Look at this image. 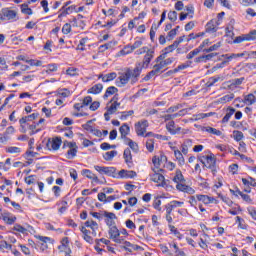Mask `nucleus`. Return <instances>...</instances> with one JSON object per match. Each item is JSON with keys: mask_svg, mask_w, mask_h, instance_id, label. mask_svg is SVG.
I'll return each mask as SVG.
<instances>
[{"mask_svg": "<svg viewBox=\"0 0 256 256\" xmlns=\"http://www.w3.org/2000/svg\"><path fill=\"white\" fill-rule=\"evenodd\" d=\"M199 161L204 165V167L211 169L213 175L217 173V158H215V154L210 153L207 156H202L199 158Z\"/></svg>", "mask_w": 256, "mask_h": 256, "instance_id": "nucleus-1", "label": "nucleus"}, {"mask_svg": "<svg viewBox=\"0 0 256 256\" xmlns=\"http://www.w3.org/2000/svg\"><path fill=\"white\" fill-rule=\"evenodd\" d=\"M146 53V55L143 58L142 62H138V64L140 65V67L142 69H147V67H149V63H151L152 59H153V53H155V51L153 50H148L147 47L142 48L141 50L138 51V55H141V53Z\"/></svg>", "mask_w": 256, "mask_h": 256, "instance_id": "nucleus-2", "label": "nucleus"}, {"mask_svg": "<svg viewBox=\"0 0 256 256\" xmlns=\"http://www.w3.org/2000/svg\"><path fill=\"white\" fill-rule=\"evenodd\" d=\"M19 17H17V11L11 10L9 8H3L0 11V22L1 21H17Z\"/></svg>", "mask_w": 256, "mask_h": 256, "instance_id": "nucleus-3", "label": "nucleus"}, {"mask_svg": "<svg viewBox=\"0 0 256 256\" xmlns=\"http://www.w3.org/2000/svg\"><path fill=\"white\" fill-rule=\"evenodd\" d=\"M164 67H167V64H165V60L161 61V62H157V64L153 66V70H151L143 78V81H149V79H151V77H155L156 75H159V73H161V69H164Z\"/></svg>", "mask_w": 256, "mask_h": 256, "instance_id": "nucleus-4", "label": "nucleus"}, {"mask_svg": "<svg viewBox=\"0 0 256 256\" xmlns=\"http://www.w3.org/2000/svg\"><path fill=\"white\" fill-rule=\"evenodd\" d=\"M129 75H130V79H131V83H137V81H139V77L141 76V71H143V68L141 67V65L136 63V66L134 69H127Z\"/></svg>", "mask_w": 256, "mask_h": 256, "instance_id": "nucleus-5", "label": "nucleus"}, {"mask_svg": "<svg viewBox=\"0 0 256 256\" xmlns=\"http://www.w3.org/2000/svg\"><path fill=\"white\" fill-rule=\"evenodd\" d=\"M147 127H149V122L147 120H142L135 124V131L139 137H145L147 133Z\"/></svg>", "mask_w": 256, "mask_h": 256, "instance_id": "nucleus-6", "label": "nucleus"}, {"mask_svg": "<svg viewBox=\"0 0 256 256\" xmlns=\"http://www.w3.org/2000/svg\"><path fill=\"white\" fill-rule=\"evenodd\" d=\"M154 174L151 175V181L154 183H161V187H165V176L159 173V171H163V169L153 168Z\"/></svg>", "mask_w": 256, "mask_h": 256, "instance_id": "nucleus-7", "label": "nucleus"}, {"mask_svg": "<svg viewBox=\"0 0 256 256\" xmlns=\"http://www.w3.org/2000/svg\"><path fill=\"white\" fill-rule=\"evenodd\" d=\"M94 169L100 173V175H108V177H115L117 169L115 167L94 166Z\"/></svg>", "mask_w": 256, "mask_h": 256, "instance_id": "nucleus-8", "label": "nucleus"}, {"mask_svg": "<svg viewBox=\"0 0 256 256\" xmlns=\"http://www.w3.org/2000/svg\"><path fill=\"white\" fill-rule=\"evenodd\" d=\"M255 39H256V30H253L248 34L237 36L234 39V43H243V41H255Z\"/></svg>", "mask_w": 256, "mask_h": 256, "instance_id": "nucleus-9", "label": "nucleus"}, {"mask_svg": "<svg viewBox=\"0 0 256 256\" xmlns=\"http://www.w3.org/2000/svg\"><path fill=\"white\" fill-rule=\"evenodd\" d=\"M102 215L105 218L104 221H105L107 227H113L116 225L115 219H117V215H115V213L103 211Z\"/></svg>", "mask_w": 256, "mask_h": 256, "instance_id": "nucleus-10", "label": "nucleus"}, {"mask_svg": "<svg viewBox=\"0 0 256 256\" xmlns=\"http://www.w3.org/2000/svg\"><path fill=\"white\" fill-rule=\"evenodd\" d=\"M244 81H245V77H241V78L229 80V81L225 82L224 85H226L227 89H230L231 91H233V90L237 89V87H239V85H242Z\"/></svg>", "mask_w": 256, "mask_h": 256, "instance_id": "nucleus-11", "label": "nucleus"}, {"mask_svg": "<svg viewBox=\"0 0 256 256\" xmlns=\"http://www.w3.org/2000/svg\"><path fill=\"white\" fill-rule=\"evenodd\" d=\"M61 138H54V139H49L46 143V148L49 151H57L59 150V147H61Z\"/></svg>", "mask_w": 256, "mask_h": 256, "instance_id": "nucleus-12", "label": "nucleus"}, {"mask_svg": "<svg viewBox=\"0 0 256 256\" xmlns=\"http://www.w3.org/2000/svg\"><path fill=\"white\" fill-rule=\"evenodd\" d=\"M117 101H119V95L115 94L109 102V103H111V105L107 106L108 113H111L112 115H113V113H117V107L121 106V103H119Z\"/></svg>", "mask_w": 256, "mask_h": 256, "instance_id": "nucleus-13", "label": "nucleus"}, {"mask_svg": "<svg viewBox=\"0 0 256 256\" xmlns=\"http://www.w3.org/2000/svg\"><path fill=\"white\" fill-rule=\"evenodd\" d=\"M64 145L69 147V150L66 153L68 159H73L77 156V143L75 142H64Z\"/></svg>", "mask_w": 256, "mask_h": 256, "instance_id": "nucleus-14", "label": "nucleus"}, {"mask_svg": "<svg viewBox=\"0 0 256 256\" xmlns=\"http://www.w3.org/2000/svg\"><path fill=\"white\" fill-rule=\"evenodd\" d=\"M221 25V22L212 19L206 24V33H217V27Z\"/></svg>", "mask_w": 256, "mask_h": 256, "instance_id": "nucleus-15", "label": "nucleus"}, {"mask_svg": "<svg viewBox=\"0 0 256 256\" xmlns=\"http://www.w3.org/2000/svg\"><path fill=\"white\" fill-rule=\"evenodd\" d=\"M121 249L127 251L128 253H133V251H139V249H143L139 245L131 244L129 241H125L123 246H120Z\"/></svg>", "mask_w": 256, "mask_h": 256, "instance_id": "nucleus-16", "label": "nucleus"}, {"mask_svg": "<svg viewBox=\"0 0 256 256\" xmlns=\"http://www.w3.org/2000/svg\"><path fill=\"white\" fill-rule=\"evenodd\" d=\"M82 175H85V177H87L88 179H92V181H94V183H101V184L107 183V181L105 179H104V181L99 180V177H97V175H95L89 169H84L82 171Z\"/></svg>", "mask_w": 256, "mask_h": 256, "instance_id": "nucleus-17", "label": "nucleus"}, {"mask_svg": "<svg viewBox=\"0 0 256 256\" xmlns=\"http://www.w3.org/2000/svg\"><path fill=\"white\" fill-rule=\"evenodd\" d=\"M108 229L109 239L112 241H115L117 237L121 236V232L119 231V228H117V225L110 226Z\"/></svg>", "mask_w": 256, "mask_h": 256, "instance_id": "nucleus-18", "label": "nucleus"}, {"mask_svg": "<svg viewBox=\"0 0 256 256\" xmlns=\"http://www.w3.org/2000/svg\"><path fill=\"white\" fill-rule=\"evenodd\" d=\"M76 6L75 5H71V6H67L65 8V6H63L60 10H59V15H58V19H61V17H67V15H70V13H73V11H75Z\"/></svg>", "mask_w": 256, "mask_h": 256, "instance_id": "nucleus-19", "label": "nucleus"}, {"mask_svg": "<svg viewBox=\"0 0 256 256\" xmlns=\"http://www.w3.org/2000/svg\"><path fill=\"white\" fill-rule=\"evenodd\" d=\"M119 177L121 179H133L134 177H137V172L133 170H120L118 173Z\"/></svg>", "mask_w": 256, "mask_h": 256, "instance_id": "nucleus-20", "label": "nucleus"}, {"mask_svg": "<svg viewBox=\"0 0 256 256\" xmlns=\"http://www.w3.org/2000/svg\"><path fill=\"white\" fill-rule=\"evenodd\" d=\"M129 79H131V76L129 75V72L127 70L124 73H121L118 77V87H123V85H127V83H129Z\"/></svg>", "mask_w": 256, "mask_h": 256, "instance_id": "nucleus-21", "label": "nucleus"}, {"mask_svg": "<svg viewBox=\"0 0 256 256\" xmlns=\"http://www.w3.org/2000/svg\"><path fill=\"white\" fill-rule=\"evenodd\" d=\"M142 45H143V42L141 40L135 41L133 45L126 46V49H130V51L121 50L120 53L122 55H129V53H133L135 49H139V47H141Z\"/></svg>", "mask_w": 256, "mask_h": 256, "instance_id": "nucleus-22", "label": "nucleus"}, {"mask_svg": "<svg viewBox=\"0 0 256 256\" xmlns=\"http://www.w3.org/2000/svg\"><path fill=\"white\" fill-rule=\"evenodd\" d=\"M126 165L131 169L133 167V156L131 155V149L126 148L123 154Z\"/></svg>", "mask_w": 256, "mask_h": 256, "instance_id": "nucleus-23", "label": "nucleus"}, {"mask_svg": "<svg viewBox=\"0 0 256 256\" xmlns=\"http://www.w3.org/2000/svg\"><path fill=\"white\" fill-rule=\"evenodd\" d=\"M166 129L171 135H177L181 131V127L175 128V121L171 120L166 124Z\"/></svg>", "mask_w": 256, "mask_h": 256, "instance_id": "nucleus-24", "label": "nucleus"}, {"mask_svg": "<svg viewBox=\"0 0 256 256\" xmlns=\"http://www.w3.org/2000/svg\"><path fill=\"white\" fill-rule=\"evenodd\" d=\"M196 199L204 203V205H209V203H213V201H215V198L209 197L208 195H201V194L196 195Z\"/></svg>", "mask_w": 256, "mask_h": 256, "instance_id": "nucleus-25", "label": "nucleus"}, {"mask_svg": "<svg viewBox=\"0 0 256 256\" xmlns=\"http://www.w3.org/2000/svg\"><path fill=\"white\" fill-rule=\"evenodd\" d=\"M129 131H130L129 125L123 124V125L119 128V132H120V134H121V139H124V141H126L127 139H129V138L127 137V135H129Z\"/></svg>", "mask_w": 256, "mask_h": 256, "instance_id": "nucleus-26", "label": "nucleus"}, {"mask_svg": "<svg viewBox=\"0 0 256 256\" xmlns=\"http://www.w3.org/2000/svg\"><path fill=\"white\" fill-rule=\"evenodd\" d=\"M37 117H39V114L38 113H33L31 115L22 117L19 120V123H20V125H25V123H28V121H35V119H37Z\"/></svg>", "mask_w": 256, "mask_h": 256, "instance_id": "nucleus-27", "label": "nucleus"}, {"mask_svg": "<svg viewBox=\"0 0 256 256\" xmlns=\"http://www.w3.org/2000/svg\"><path fill=\"white\" fill-rule=\"evenodd\" d=\"M2 219L5 221V223H7V225H13V223L17 221V217L11 216L9 213L2 214Z\"/></svg>", "mask_w": 256, "mask_h": 256, "instance_id": "nucleus-28", "label": "nucleus"}, {"mask_svg": "<svg viewBox=\"0 0 256 256\" xmlns=\"http://www.w3.org/2000/svg\"><path fill=\"white\" fill-rule=\"evenodd\" d=\"M103 91V84H96L92 86L90 89H88V93L92 95H99Z\"/></svg>", "mask_w": 256, "mask_h": 256, "instance_id": "nucleus-29", "label": "nucleus"}, {"mask_svg": "<svg viewBox=\"0 0 256 256\" xmlns=\"http://www.w3.org/2000/svg\"><path fill=\"white\" fill-rule=\"evenodd\" d=\"M234 113H235V108L228 107L227 108V113L222 119V123H229V120L231 119V117H233Z\"/></svg>", "mask_w": 256, "mask_h": 256, "instance_id": "nucleus-30", "label": "nucleus"}, {"mask_svg": "<svg viewBox=\"0 0 256 256\" xmlns=\"http://www.w3.org/2000/svg\"><path fill=\"white\" fill-rule=\"evenodd\" d=\"M29 229H33V227H31V225L27 224L26 227L21 226L20 224H16L13 228L14 231H18V233H27V231H29Z\"/></svg>", "mask_w": 256, "mask_h": 256, "instance_id": "nucleus-31", "label": "nucleus"}, {"mask_svg": "<svg viewBox=\"0 0 256 256\" xmlns=\"http://www.w3.org/2000/svg\"><path fill=\"white\" fill-rule=\"evenodd\" d=\"M117 91H119V89H117V87H115V86L108 87L103 96V99H107V98L111 97V95H115V93H117Z\"/></svg>", "mask_w": 256, "mask_h": 256, "instance_id": "nucleus-32", "label": "nucleus"}, {"mask_svg": "<svg viewBox=\"0 0 256 256\" xmlns=\"http://www.w3.org/2000/svg\"><path fill=\"white\" fill-rule=\"evenodd\" d=\"M115 79H117V73L111 72V73H108V74L104 75L103 83H109L110 81H113Z\"/></svg>", "mask_w": 256, "mask_h": 256, "instance_id": "nucleus-33", "label": "nucleus"}, {"mask_svg": "<svg viewBox=\"0 0 256 256\" xmlns=\"http://www.w3.org/2000/svg\"><path fill=\"white\" fill-rule=\"evenodd\" d=\"M174 155L179 163V165H185V157H183V153L179 150H174Z\"/></svg>", "mask_w": 256, "mask_h": 256, "instance_id": "nucleus-34", "label": "nucleus"}, {"mask_svg": "<svg viewBox=\"0 0 256 256\" xmlns=\"http://www.w3.org/2000/svg\"><path fill=\"white\" fill-rule=\"evenodd\" d=\"M125 143H127L130 149H132V151H135V153L139 151V145H137V142H134L133 140L128 138L125 140Z\"/></svg>", "mask_w": 256, "mask_h": 256, "instance_id": "nucleus-35", "label": "nucleus"}, {"mask_svg": "<svg viewBox=\"0 0 256 256\" xmlns=\"http://www.w3.org/2000/svg\"><path fill=\"white\" fill-rule=\"evenodd\" d=\"M218 81H223V78L221 76L210 77L206 85L207 87H213Z\"/></svg>", "mask_w": 256, "mask_h": 256, "instance_id": "nucleus-36", "label": "nucleus"}, {"mask_svg": "<svg viewBox=\"0 0 256 256\" xmlns=\"http://www.w3.org/2000/svg\"><path fill=\"white\" fill-rule=\"evenodd\" d=\"M244 103L247 105H253V103H256V97L253 94H248L244 98Z\"/></svg>", "mask_w": 256, "mask_h": 256, "instance_id": "nucleus-37", "label": "nucleus"}, {"mask_svg": "<svg viewBox=\"0 0 256 256\" xmlns=\"http://www.w3.org/2000/svg\"><path fill=\"white\" fill-rule=\"evenodd\" d=\"M202 131H206L207 133H211L212 135H217L218 137H220V135H221V131L220 130H217V129H215V128H213V127H204L203 129H202Z\"/></svg>", "mask_w": 256, "mask_h": 256, "instance_id": "nucleus-38", "label": "nucleus"}, {"mask_svg": "<svg viewBox=\"0 0 256 256\" xmlns=\"http://www.w3.org/2000/svg\"><path fill=\"white\" fill-rule=\"evenodd\" d=\"M28 129L30 131L29 135H35L41 131V129H37V124L35 122L33 124H28Z\"/></svg>", "mask_w": 256, "mask_h": 256, "instance_id": "nucleus-39", "label": "nucleus"}, {"mask_svg": "<svg viewBox=\"0 0 256 256\" xmlns=\"http://www.w3.org/2000/svg\"><path fill=\"white\" fill-rule=\"evenodd\" d=\"M117 155V151L112 150L110 152H106L103 155V158L105 159V161H111L113 159V157H115Z\"/></svg>", "mask_w": 256, "mask_h": 256, "instance_id": "nucleus-40", "label": "nucleus"}, {"mask_svg": "<svg viewBox=\"0 0 256 256\" xmlns=\"http://www.w3.org/2000/svg\"><path fill=\"white\" fill-rule=\"evenodd\" d=\"M163 159H167V158L165 156H161V158H157V156H154L152 158V163L154 167H156V169H159V165H161V161H163Z\"/></svg>", "mask_w": 256, "mask_h": 256, "instance_id": "nucleus-41", "label": "nucleus"}, {"mask_svg": "<svg viewBox=\"0 0 256 256\" xmlns=\"http://www.w3.org/2000/svg\"><path fill=\"white\" fill-rule=\"evenodd\" d=\"M21 11L24 13V15H33V10L29 8V5L27 4L21 5Z\"/></svg>", "mask_w": 256, "mask_h": 256, "instance_id": "nucleus-42", "label": "nucleus"}, {"mask_svg": "<svg viewBox=\"0 0 256 256\" xmlns=\"http://www.w3.org/2000/svg\"><path fill=\"white\" fill-rule=\"evenodd\" d=\"M173 181L175 183H184L185 178L183 177V174L181 173V171L176 172V175H175Z\"/></svg>", "mask_w": 256, "mask_h": 256, "instance_id": "nucleus-43", "label": "nucleus"}, {"mask_svg": "<svg viewBox=\"0 0 256 256\" xmlns=\"http://www.w3.org/2000/svg\"><path fill=\"white\" fill-rule=\"evenodd\" d=\"M237 195H240L242 197V199L244 201H246V203H251V196H249L248 194H244L243 192H241V190L237 189L236 191Z\"/></svg>", "mask_w": 256, "mask_h": 256, "instance_id": "nucleus-44", "label": "nucleus"}, {"mask_svg": "<svg viewBox=\"0 0 256 256\" xmlns=\"http://www.w3.org/2000/svg\"><path fill=\"white\" fill-rule=\"evenodd\" d=\"M201 53V48H196L187 54L186 59H193L196 55Z\"/></svg>", "mask_w": 256, "mask_h": 256, "instance_id": "nucleus-45", "label": "nucleus"}, {"mask_svg": "<svg viewBox=\"0 0 256 256\" xmlns=\"http://www.w3.org/2000/svg\"><path fill=\"white\" fill-rule=\"evenodd\" d=\"M221 47V42H218L212 46H210L208 49H204V53H211L212 51H217Z\"/></svg>", "mask_w": 256, "mask_h": 256, "instance_id": "nucleus-46", "label": "nucleus"}, {"mask_svg": "<svg viewBox=\"0 0 256 256\" xmlns=\"http://www.w3.org/2000/svg\"><path fill=\"white\" fill-rule=\"evenodd\" d=\"M93 123V120L88 121L86 124L82 125L83 129H85V131H89V133H92V131H94L95 127H93V125H91Z\"/></svg>", "mask_w": 256, "mask_h": 256, "instance_id": "nucleus-47", "label": "nucleus"}, {"mask_svg": "<svg viewBox=\"0 0 256 256\" xmlns=\"http://www.w3.org/2000/svg\"><path fill=\"white\" fill-rule=\"evenodd\" d=\"M155 142L153 141V139H149L146 142V149L150 152L153 153V149H155Z\"/></svg>", "mask_w": 256, "mask_h": 256, "instance_id": "nucleus-48", "label": "nucleus"}, {"mask_svg": "<svg viewBox=\"0 0 256 256\" xmlns=\"http://www.w3.org/2000/svg\"><path fill=\"white\" fill-rule=\"evenodd\" d=\"M160 250L162 251V253H164V255L166 256H173V253H171V251H169V248L163 244L159 245Z\"/></svg>", "mask_w": 256, "mask_h": 256, "instance_id": "nucleus-49", "label": "nucleus"}, {"mask_svg": "<svg viewBox=\"0 0 256 256\" xmlns=\"http://www.w3.org/2000/svg\"><path fill=\"white\" fill-rule=\"evenodd\" d=\"M134 113H135V111H133V110L124 111L121 113L120 119L122 121H125V119H127V117H131V115H133Z\"/></svg>", "mask_w": 256, "mask_h": 256, "instance_id": "nucleus-50", "label": "nucleus"}, {"mask_svg": "<svg viewBox=\"0 0 256 256\" xmlns=\"http://www.w3.org/2000/svg\"><path fill=\"white\" fill-rule=\"evenodd\" d=\"M90 229L92 230V235H97L96 230L99 229V224H97V222L94 220H91Z\"/></svg>", "mask_w": 256, "mask_h": 256, "instance_id": "nucleus-51", "label": "nucleus"}, {"mask_svg": "<svg viewBox=\"0 0 256 256\" xmlns=\"http://www.w3.org/2000/svg\"><path fill=\"white\" fill-rule=\"evenodd\" d=\"M233 136L235 141H241L243 139V132L239 131V130H235L233 131Z\"/></svg>", "mask_w": 256, "mask_h": 256, "instance_id": "nucleus-52", "label": "nucleus"}, {"mask_svg": "<svg viewBox=\"0 0 256 256\" xmlns=\"http://www.w3.org/2000/svg\"><path fill=\"white\" fill-rule=\"evenodd\" d=\"M58 94L60 97L65 98V97H69V95H71V91H69V89H67V88H63V89L59 90Z\"/></svg>", "mask_w": 256, "mask_h": 256, "instance_id": "nucleus-53", "label": "nucleus"}, {"mask_svg": "<svg viewBox=\"0 0 256 256\" xmlns=\"http://www.w3.org/2000/svg\"><path fill=\"white\" fill-rule=\"evenodd\" d=\"M6 153H21V148L15 147V146H10L6 148Z\"/></svg>", "mask_w": 256, "mask_h": 256, "instance_id": "nucleus-54", "label": "nucleus"}, {"mask_svg": "<svg viewBox=\"0 0 256 256\" xmlns=\"http://www.w3.org/2000/svg\"><path fill=\"white\" fill-rule=\"evenodd\" d=\"M62 33L64 35H69V33H71V24L69 23L64 24L62 27Z\"/></svg>", "mask_w": 256, "mask_h": 256, "instance_id": "nucleus-55", "label": "nucleus"}, {"mask_svg": "<svg viewBox=\"0 0 256 256\" xmlns=\"http://www.w3.org/2000/svg\"><path fill=\"white\" fill-rule=\"evenodd\" d=\"M190 65H191V62L181 64L177 68H175V71L176 73H179V71H183V69H187L188 67H190Z\"/></svg>", "mask_w": 256, "mask_h": 256, "instance_id": "nucleus-56", "label": "nucleus"}, {"mask_svg": "<svg viewBox=\"0 0 256 256\" xmlns=\"http://www.w3.org/2000/svg\"><path fill=\"white\" fill-rule=\"evenodd\" d=\"M168 19L171 20L172 22L177 21V12L176 11H170L168 13Z\"/></svg>", "mask_w": 256, "mask_h": 256, "instance_id": "nucleus-57", "label": "nucleus"}, {"mask_svg": "<svg viewBox=\"0 0 256 256\" xmlns=\"http://www.w3.org/2000/svg\"><path fill=\"white\" fill-rule=\"evenodd\" d=\"M93 102V98L91 96H86L83 99L82 105L83 107H87V105L91 104Z\"/></svg>", "mask_w": 256, "mask_h": 256, "instance_id": "nucleus-58", "label": "nucleus"}, {"mask_svg": "<svg viewBox=\"0 0 256 256\" xmlns=\"http://www.w3.org/2000/svg\"><path fill=\"white\" fill-rule=\"evenodd\" d=\"M66 75H69L70 77H75V75H77V69L76 68H68L66 70Z\"/></svg>", "mask_w": 256, "mask_h": 256, "instance_id": "nucleus-59", "label": "nucleus"}, {"mask_svg": "<svg viewBox=\"0 0 256 256\" xmlns=\"http://www.w3.org/2000/svg\"><path fill=\"white\" fill-rule=\"evenodd\" d=\"M227 63H229V61L224 60L223 62H221L220 64H217L216 66H214L212 68V70L217 71V69H223V67H225L227 65Z\"/></svg>", "mask_w": 256, "mask_h": 256, "instance_id": "nucleus-60", "label": "nucleus"}, {"mask_svg": "<svg viewBox=\"0 0 256 256\" xmlns=\"http://www.w3.org/2000/svg\"><path fill=\"white\" fill-rule=\"evenodd\" d=\"M154 209H157V211H161V200L156 198L153 202Z\"/></svg>", "mask_w": 256, "mask_h": 256, "instance_id": "nucleus-61", "label": "nucleus"}, {"mask_svg": "<svg viewBox=\"0 0 256 256\" xmlns=\"http://www.w3.org/2000/svg\"><path fill=\"white\" fill-rule=\"evenodd\" d=\"M175 35H177V29H172L168 32L167 39L171 41V39L175 38Z\"/></svg>", "mask_w": 256, "mask_h": 256, "instance_id": "nucleus-62", "label": "nucleus"}, {"mask_svg": "<svg viewBox=\"0 0 256 256\" xmlns=\"http://www.w3.org/2000/svg\"><path fill=\"white\" fill-rule=\"evenodd\" d=\"M101 103L95 101V102H92L91 105H90V111H97L100 107Z\"/></svg>", "mask_w": 256, "mask_h": 256, "instance_id": "nucleus-63", "label": "nucleus"}, {"mask_svg": "<svg viewBox=\"0 0 256 256\" xmlns=\"http://www.w3.org/2000/svg\"><path fill=\"white\" fill-rule=\"evenodd\" d=\"M41 5L44 9V13H49V2L47 0H42Z\"/></svg>", "mask_w": 256, "mask_h": 256, "instance_id": "nucleus-64", "label": "nucleus"}]
</instances>
